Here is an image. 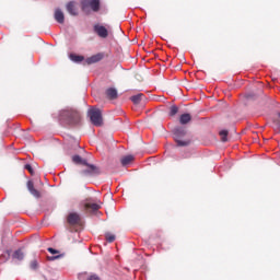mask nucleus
I'll use <instances>...</instances> for the list:
<instances>
[{"instance_id": "1", "label": "nucleus", "mask_w": 280, "mask_h": 280, "mask_svg": "<svg viewBox=\"0 0 280 280\" xmlns=\"http://www.w3.org/2000/svg\"><path fill=\"white\" fill-rule=\"evenodd\" d=\"M59 121L65 126H78L80 124V112L71 108L59 112Z\"/></svg>"}, {"instance_id": "2", "label": "nucleus", "mask_w": 280, "mask_h": 280, "mask_svg": "<svg viewBox=\"0 0 280 280\" xmlns=\"http://www.w3.org/2000/svg\"><path fill=\"white\" fill-rule=\"evenodd\" d=\"M173 135H174V141L177 143L178 148H187V145L191 143V140L185 139V136L187 135V129L185 127H179V126L175 127L173 129Z\"/></svg>"}, {"instance_id": "3", "label": "nucleus", "mask_w": 280, "mask_h": 280, "mask_svg": "<svg viewBox=\"0 0 280 280\" xmlns=\"http://www.w3.org/2000/svg\"><path fill=\"white\" fill-rule=\"evenodd\" d=\"M16 259L18 261H23L25 259V252L23 248H19L12 253V250L7 249L3 254L0 255L1 261H8V259Z\"/></svg>"}, {"instance_id": "4", "label": "nucleus", "mask_w": 280, "mask_h": 280, "mask_svg": "<svg viewBox=\"0 0 280 280\" xmlns=\"http://www.w3.org/2000/svg\"><path fill=\"white\" fill-rule=\"evenodd\" d=\"M88 117H90L91 122L93 126H102L103 118H102V110L100 108L92 107L88 110Z\"/></svg>"}, {"instance_id": "5", "label": "nucleus", "mask_w": 280, "mask_h": 280, "mask_svg": "<svg viewBox=\"0 0 280 280\" xmlns=\"http://www.w3.org/2000/svg\"><path fill=\"white\" fill-rule=\"evenodd\" d=\"M81 8L83 12H89V10L100 12V0H82Z\"/></svg>"}, {"instance_id": "6", "label": "nucleus", "mask_w": 280, "mask_h": 280, "mask_svg": "<svg viewBox=\"0 0 280 280\" xmlns=\"http://www.w3.org/2000/svg\"><path fill=\"white\" fill-rule=\"evenodd\" d=\"M67 222L70 224V226H80V229H82V218H80V214L77 212L69 213Z\"/></svg>"}, {"instance_id": "7", "label": "nucleus", "mask_w": 280, "mask_h": 280, "mask_svg": "<svg viewBox=\"0 0 280 280\" xmlns=\"http://www.w3.org/2000/svg\"><path fill=\"white\" fill-rule=\"evenodd\" d=\"M94 32L97 34V36H100V38H108V28L104 25H94Z\"/></svg>"}, {"instance_id": "8", "label": "nucleus", "mask_w": 280, "mask_h": 280, "mask_svg": "<svg viewBox=\"0 0 280 280\" xmlns=\"http://www.w3.org/2000/svg\"><path fill=\"white\" fill-rule=\"evenodd\" d=\"M85 167H88L86 170L81 171V174L83 176H94V174H97V166L93 165V164H85Z\"/></svg>"}, {"instance_id": "9", "label": "nucleus", "mask_w": 280, "mask_h": 280, "mask_svg": "<svg viewBox=\"0 0 280 280\" xmlns=\"http://www.w3.org/2000/svg\"><path fill=\"white\" fill-rule=\"evenodd\" d=\"M48 253L56 256H47L48 261H56V259H60L62 257V254L54 247H48Z\"/></svg>"}, {"instance_id": "10", "label": "nucleus", "mask_w": 280, "mask_h": 280, "mask_svg": "<svg viewBox=\"0 0 280 280\" xmlns=\"http://www.w3.org/2000/svg\"><path fill=\"white\" fill-rule=\"evenodd\" d=\"M67 12L71 14V16H78V9H75V2L70 1L66 5Z\"/></svg>"}, {"instance_id": "11", "label": "nucleus", "mask_w": 280, "mask_h": 280, "mask_svg": "<svg viewBox=\"0 0 280 280\" xmlns=\"http://www.w3.org/2000/svg\"><path fill=\"white\" fill-rule=\"evenodd\" d=\"M27 189L30 194L34 196V198H40V192L36 188H34V183L32 180L27 182Z\"/></svg>"}, {"instance_id": "12", "label": "nucleus", "mask_w": 280, "mask_h": 280, "mask_svg": "<svg viewBox=\"0 0 280 280\" xmlns=\"http://www.w3.org/2000/svg\"><path fill=\"white\" fill-rule=\"evenodd\" d=\"M102 58H104V55L96 54V55H94L92 57H89L85 62L88 65H95V62H100V60H102Z\"/></svg>"}, {"instance_id": "13", "label": "nucleus", "mask_w": 280, "mask_h": 280, "mask_svg": "<svg viewBox=\"0 0 280 280\" xmlns=\"http://www.w3.org/2000/svg\"><path fill=\"white\" fill-rule=\"evenodd\" d=\"M105 95L108 100H117V89L115 88H108L105 91Z\"/></svg>"}, {"instance_id": "14", "label": "nucleus", "mask_w": 280, "mask_h": 280, "mask_svg": "<svg viewBox=\"0 0 280 280\" xmlns=\"http://www.w3.org/2000/svg\"><path fill=\"white\" fill-rule=\"evenodd\" d=\"M26 244L40 246V245H43V240H40V236L35 235ZM20 246H25V243L24 244H20Z\"/></svg>"}, {"instance_id": "15", "label": "nucleus", "mask_w": 280, "mask_h": 280, "mask_svg": "<svg viewBox=\"0 0 280 280\" xmlns=\"http://www.w3.org/2000/svg\"><path fill=\"white\" fill-rule=\"evenodd\" d=\"M55 20L57 21V23H65V13L62 12V10H55Z\"/></svg>"}, {"instance_id": "16", "label": "nucleus", "mask_w": 280, "mask_h": 280, "mask_svg": "<svg viewBox=\"0 0 280 280\" xmlns=\"http://www.w3.org/2000/svg\"><path fill=\"white\" fill-rule=\"evenodd\" d=\"M72 161L73 163H75V165H89V162L82 159V156L80 155H73Z\"/></svg>"}, {"instance_id": "17", "label": "nucleus", "mask_w": 280, "mask_h": 280, "mask_svg": "<svg viewBox=\"0 0 280 280\" xmlns=\"http://www.w3.org/2000/svg\"><path fill=\"white\" fill-rule=\"evenodd\" d=\"M132 161H135V156L132 155H126L120 160V163L124 167H126V165H130V163H132Z\"/></svg>"}, {"instance_id": "18", "label": "nucleus", "mask_w": 280, "mask_h": 280, "mask_svg": "<svg viewBox=\"0 0 280 280\" xmlns=\"http://www.w3.org/2000/svg\"><path fill=\"white\" fill-rule=\"evenodd\" d=\"M191 121V115L189 114H183L179 117V124H182V126H185V124H189Z\"/></svg>"}, {"instance_id": "19", "label": "nucleus", "mask_w": 280, "mask_h": 280, "mask_svg": "<svg viewBox=\"0 0 280 280\" xmlns=\"http://www.w3.org/2000/svg\"><path fill=\"white\" fill-rule=\"evenodd\" d=\"M69 58L72 62H77V63H80L84 60V56H80L75 54H70Z\"/></svg>"}, {"instance_id": "20", "label": "nucleus", "mask_w": 280, "mask_h": 280, "mask_svg": "<svg viewBox=\"0 0 280 280\" xmlns=\"http://www.w3.org/2000/svg\"><path fill=\"white\" fill-rule=\"evenodd\" d=\"M130 100L133 104H140L141 100H143V94L140 93V94L133 95L130 97Z\"/></svg>"}, {"instance_id": "21", "label": "nucleus", "mask_w": 280, "mask_h": 280, "mask_svg": "<svg viewBox=\"0 0 280 280\" xmlns=\"http://www.w3.org/2000/svg\"><path fill=\"white\" fill-rule=\"evenodd\" d=\"M85 209H90L91 211H100V205L97 203H85Z\"/></svg>"}, {"instance_id": "22", "label": "nucleus", "mask_w": 280, "mask_h": 280, "mask_svg": "<svg viewBox=\"0 0 280 280\" xmlns=\"http://www.w3.org/2000/svg\"><path fill=\"white\" fill-rule=\"evenodd\" d=\"M220 137H221V141H223V143H226V141H229L228 137H229V131L226 130H221L220 131Z\"/></svg>"}, {"instance_id": "23", "label": "nucleus", "mask_w": 280, "mask_h": 280, "mask_svg": "<svg viewBox=\"0 0 280 280\" xmlns=\"http://www.w3.org/2000/svg\"><path fill=\"white\" fill-rule=\"evenodd\" d=\"M177 114H178V106L172 105L168 113L170 117H174Z\"/></svg>"}, {"instance_id": "24", "label": "nucleus", "mask_w": 280, "mask_h": 280, "mask_svg": "<svg viewBox=\"0 0 280 280\" xmlns=\"http://www.w3.org/2000/svg\"><path fill=\"white\" fill-rule=\"evenodd\" d=\"M105 237H106V242H108V244H113V241L115 240V235L114 234L107 233L105 235Z\"/></svg>"}, {"instance_id": "25", "label": "nucleus", "mask_w": 280, "mask_h": 280, "mask_svg": "<svg viewBox=\"0 0 280 280\" xmlns=\"http://www.w3.org/2000/svg\"><path fill=\"white\" fill-rule=\"evenodd\" d=\"M31 268H32V270H36V268H38V261L33 260V261L31 262Z\"/></svg>"}, {"instance_id": "26", "label": "nucleus", "mask_w": 280, "mask_h": 280, "mask_svg": "<svg viewBox=\"0 0 280 280\" xmlns=\"http://www.w3.org/2000/svg\"><path fill=\"white\" fill-rule=\"evenodd\" d=\"M25 170H27V172H30L31 174H34V170L32 168V165L26 164Z\"/></svg>"}, {"instance_id": "27", "label": "nucleus", "mask_w": 280, "mask_h": 280, "mask_svg": "<svg viewBox=\"0 0 280 280\" xmlns=\"http://www.w3.org/2000/svg\"><path fill=\"white\" fill-rule=\"evenodd\" d=\"M88 280H100V277H97V275H92L88 278Z\"/></svg>"}, {"instance_id": "28", "label": "nucleus", "mask_w": 280, "mask_h": 280, "mask_svg": "<svg viewBox=\"0 0 280 280\" xmlns=\"http://www.w3.org/2000/svg\"><path fill=\"white\" fill-rule=\"evenodd\" d=\"M275 126H276L277 130H279V132H280V121L279 120H275Z\"/></svg>"}, {"instance_id": "29", "label": "nucleus", "mask_w": 280, "mask_h": 280, "mask_svg": "<svg viewBox=\"0 0 280 280\" xmlns=\"http://www.w3.org/2000/svg\"><path fill=\"white\" fill-rule=\"evenodd\" d=\"M278 117L280 118V113H278Z\"/></svg>"}]
</instances>
